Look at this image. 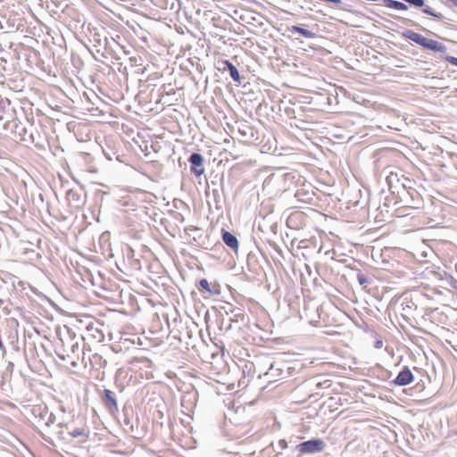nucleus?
Listing matches in <instances>:
<instances>
[{"mask_svg": "<svg viewBox=\"0 0 457 457\" xmlns=\"http://www.w3.org/2000/svg\"><path fill=\"white\" fill-rule=\"evenodd\" d=\"M150 295L145 291V313L147 314L150 323L148 325L147 337H164V330L162 320L159 316V311L162 309L160 303H155L154 300L149 298Z\"/></svg>", "mask_w": 457, "mask_h": 457, "instance_id": "obj_1", "label": "nucleus"}, {"mask_svg": "<svg viewBox=\"0 0 457 457\" xmlns=\"http://www.w3.org/2000/svg\"><path fill=\"white\" fill-rule=\"evenodd\" d=\"M164 352L163 339L160 337H145V370L160 365Z\"/></svg>", "mask_w": 457, "mask_h": 457, "instance_id": "obj_2", "label": "nucleus"}, {"mask_svg": "<svg viewBox=\"0 0 457 457\" xmlns=\"http://www.w3.org/2000/svg\"><path fill=\"white\" fill-rule=\"evenodd\" d=\"M403 37L417 45L422 46L424 49L431 50L433 52L445 54L447 51L446 46L436 40L428 38L421 34L413 30L408 29L403 33Z\"/></svg>", "mask_w": 457, "mask_h": 457, "instance_id": "obj_3", "label": "nucleus"}, {"mask_svg": "<svg viewBox=\"0 0 457 457\" xmlns=\"http://www.w3.org/2000/svg\"><path fill=\"white\" fill-rule=\"evenodd\" d=\"M295 448L301 454H313L323 452L326 443L320 438H312L300 443Z\"/></svg>", "mask_w": 457, "mask_h": 457, "instance_id": "obj_4", "label": "nucleus"}, {"mask_svg": "<svg viewBox=\"0 0 457 457\" xmlns=\"http://www.w3.org/2000/svg\"><path fill=\"white\" fill-rule=\"evenodd\" d=\"M188 162L190 163V170L195 176L200 177L204 173V157L201 154H191Z\"/></svg>", "mask_w": 457, "mask_h": 457, "instance_id": "obj_5", "label": "nucleus"}, {"mask_svg": "<svg viewBox=\"0 0 457 457\" xmlns=\"http://www.w3.org/2000/svg\"><path fill=\"white\" fill-rule=\"evenodd\" d=\"M414 380V376L408 366H404L392 381L394 385L404 386L410 385Z\"/></svg>", "mask_w": 457, "mask_h": 457, "instance_id": "obj_6", "label": "nucleus"}, {"mask_svg": "<svg viewBox=\"0 0 457 457\" xmlns=\"http://www.w3.org/2000/svg\"><path fill=\"white\" fill-rule=\"evenodd\" d=\"M145 18H147V21H145V30H146L149 35L154 36L156 38L158 37V31L164 29L165 24L156 19L149 18L148 14L145 12Z\"/></svg>", "mask_w": 457, "mask_h": 457, "instance_id": "obj_7", "label": "nucleus"}, {"mask_svg": "<svg viewBox=\"0 0 457 457\" xmlns=\"http://www.w3.org/2000/svg\"><path fill=\"white\" fill-rule=\"evenodd\" d=\"M103 402L111 414H114L116 411H118V404L114 392L109 389H104Z\"/></svg>", "mask_w": 457, "mask_h": 457, "instance_id": "obj_8", "label": "nucleus"}, {"mask_svg": "<svg viewBox=\"0 0 457 457\" xmlns=\"http://www.w3.org/2000/svg\"><path fill=\"white\" fill-rule=\"evenodd\" d=\"M403 197L405 202L411 204L413 208H419L422 203L420 195L413 188L407 190L406 193L404 192Z\"/></svg>", "mask_w": 457, "mask_h": 457, "instance_id": "obj_9", "label": "nucleus"}, {"mask_svg": "<svg viewBox=\"0 0 457 457\" xmlns=\"http://www.w3.org/2000/svg\"><path fill=\"white\" fill-rule=\"evenodd\" d=\"M222 240L226 245L237 251L238 249V240L235 235L227 230H222Z\"/></svg>", "mask_w": 457, "mask_h": 457, "instance_id": "obj_10", "label": "nucleus"}, {"mask_svg": "<svg viewBox=\"0 0 457 457\" xmlns=\"http://www.w3.org/2000/svg\"><path fill=\"white\" fill-rule=\"evenodd\" d=\"M197 288L200 291L207 292L210 295H219L220 294V290L218 289L217 286L210 284L208 282V280L205 278H202L201 280H199Z\"/></svg>", "mask_w": 457, "mask_h": 457, "instance_id": "obj_11", "label": "nucleus"}, {"mask_svg": "<svg viewBox=\"0 0 457 457\" xmlns=\"http://www.w3.org/2000/svg\"><path fill=\"white\" fill-rule=\"evenodd\" d=\"M223 63L225 65L224 69H227L228 71L229 75L232 78V79L236 82L240 83L241 77H240L239 71L237 69V67L229 61H224Z\"/></svg>", "mask_w": 457, "mask_h": 457, "instance_id": "obj_12", "label": "nucleus"}, {"mask_svg": "<svg viewBox=\"0 0 457 457\" xmlns=\"http://www.w3.org/2000/svg\"><path fill=\"white\" fill-rule=\"evenodd\" d=\"M381 1L383 2L384 5L388 8L398 10V11L408 10V6L403 2L396 1V0H381Z\"/></svg>", "mask_w": 457, "mask_h": 457, "instance_id": "obj_13", "label": "nucleus"}, {"mask_svg": "<svg viewBox=\"0 0 457 457\" xmlns=\"http://www.w3.org/2000/svg\"><path fill=\"white\" fill-rule=\"evenodd\" d=\"M288 30L292 33H298L306 38H314L316 37L314 32L296 25L292 26Z\"/></svg>", "mask_w": 457, "mask_h": 457, "instance_id": "obj_14", "label": "nucleus"}, {"mask_svg": "<svg viewBox=\"0 0 457 457\" xmlns=\"http://www.w3.org/2000/svg\"><path fill=\"white\" fill-rule=\"evenodd\" d=\"M72 437H81L82 442H86L89 436V429L87 428H78L69 433Z\"/></svg>", "mask_w": 457, "mask_h": 457, "instance_id": "obj_15", "label": "nucleus"}, {"mask_svg": "<svg viewBox=\"0 0 457 457\" xmlns=\"http://www.w3.org/2000/svg\"><path fill=\"white\" fill-rule=\"evenodd\" d=\"M282 374V369L278 367L276 363H271L269 370L264 373L265 377H268L270 379L277 380V378L280 377Z\"/></svg>", "mask_w": 457, "mask_h": 457, "instance_id": "obj_16", "label": "nucleus"}, {"mask_svg": "<svg viewBox=\"0 0 457 457\" xmlns=\"http://www.w3.org/2000/svg\"><path fill=\"white\" fill-rule=\"evenodd\" d=\"M151 169H154L156 174H159L162 170V165L154 160H150L146 162V164H145V175H146V172H149Z\"/></svg>", "mask_w": 457, "mask_h": 457, "instance_id": "obj_17", "label": "nucleus"}, {"mask_svg": "<svg viewBox=\"0 0 457 457\" xmlns=\"http://www.w3.org/2000/svg\"><path fill=\"white\" fill-rule=\"evenodd\" d=\"M357 280L363 288H366L371 283V278L360 270L357 273Z\"/></svg>", "mask_w": 457, "mask_h": 457, "instance_id": "obj_18", "label": "nucleus"}, {"mask_svg": "<svg viewBox=\"0 0 457 457\" xmlns=\"http://www.w3.org/2000/svg\"><path fill=\"white\" fill-rule=\"evenodd\" d=\"M150 2L156 7L161 9H167L168 1L167 0H150Z\"/></svg>", "mask_w": 457, "mask_h": 457, "instance_id": "obj_19", "label": "nucleus"}, {"mask_svg": "<svg viewBox=\"0 0 457 457\" xmlns=\"http://www.w3.org/2000/svg\"><path fill=\"white\" fill-rule=\"evenodd\" d=\"M401 184H402V186H403V187L405 192L407 190H411L412 188L411 187L412 181L410 179L405 178L404 176H403Z\"/></svg>", "mask_w": 457, "mask_h": 457, "instance_id": "obj_20", "label": "nucleus"}, {"mask_svg": "<svg viewBox=\"0 0 457 457\" xmlns=\"http://www.w3.org/2000/svg\"><path fill=\"white\" fill-rule=\"evenodd\" d=\"M160 77L158 73H154V75H149L146 79H145V83H147V87L150 86H156V84L154 83V80L159 79Z\"/></svg>", "mask_w": 457, "mask_h": 457, "instance_id": "obj_21", "label": "nucleus"}, {"mask_svg": "<svg viewBox=\"0 0 457 457\" xmlns=\"http://www.w3.org/2000/svg\"><path fill=\"white\" fill-rule=\"evenodd\" d=\"M46 416H47L46 426L49 427L51 424H54L55 422V416L53 413H48V411H46Z\"/></svg>", "mask_w": 457, "mask_h": 457, "instance_id": "obj_22", "label": "nucleus"}, {"mask_svg": "<svg viewBox=\"0 0 457 457\" xmlns=\"http://www.w3.org/2000/svg\"><path fill=\"white\" fill-rule=\"evenodd\" d=\"M153 198H156V196L154 194L145 190V203L153 202Z\"/></svg>", "mask_w": 457, "mask_h": 457, "instance_id": "obj_23", "label": "nucleus"}, {"mask_svg": "<svg viewBox=\"0 0 457 457\" xmlns=\"http://www.w3.org/2000/svg\"><path fill=\"white\" fill-rule=\"evenodd\" d=\"M445 59L451 64L457 66V57L447 55Z\"/></svg>", "mask_w": 457, "mask_h": 457, "instance_id": "obj_24", "label": "nucleus"}, {"mask_svg": "<svg viewBox=\"0 0 457 457\" xmlns=\"http://www.w3.org/2000/svg\"><path fill=\"white\" fill-rule=\"evenodd\" d=\"M155 378H156V375L154 373V371L145 370V378H146V379H154Z\"/></svg>", "mask_w": 457, "mask_h": 457, "instance_id": "obj_25", "label": "nucleus"}, {"mask_svg": "<svg viewBox=\"0 0 457 457\" xmlns=\"http://www.w3.org/2000/svg\"><path fill=\"white\" fill-rule=\"evenodd\" d=\"M278 446L280 447L281 450H285L287 447V441L284 440V439L279 440L278 441Z\"/></svg>", "mask_w": 457, "mask_h": 457, "instance_id": "obj_26", "label": "nucleus"}, {"mask_svg": "<svg viewBox=\"0 0 457 457\" xmlns=\"http://www.w3.org/2000/svg\"><path fill=\"white\" fill-rule=\"evenodd\" d=\"M148 155H149V154H148V146H147V145H145V154H144V156L147 157Z\"/></svg>", "mask_w": 457, "mask_h": 457, "instance_id": "obj_27", "label": "nucleus"}, {"mask_svg": "<svg viewBox=\"0 0 457 457\" xmlns=\"http://www.w3.org/2000/svg\"><path fill=\"white\" fill-rule=\"evenodd\" d=\"M393 179H394V174H393V173H391V175L387 177L388 184H391V182H392Z\"/></svg>", "mask_w": 457, "mask_h": 457, "instance_id": "obj_28", "label": "nucleus"}, {"mask_svg": "<svg viewBox=\"0 0 457 457\" xmlns=\"http://www.w3.org/2000/svg\"><path fill=\"white\" fill-rule=\"evenodd\" d=\"M454 7L457 8V0H448Z\"/></svg>", "mask_w": 457, "mask_h": 457, "instance_id": "obj_29", "label": "nucleus"}, {"mask_svg": "<svg viewBox=\"0 0 457 457\" xmlns=\"http://www.w3.org/2000/svg\"><path fill=\"white\" fill-rule=\"evenodd\" d=\"M156 414L158 415V417L162 418V412L160 411V410H157L156 411Z\"/></svg>", "mask_w": 457, "mask_h": 457, "instance_id": "obj_30", "label": "nucleus"}, {"mask_svg": "<svg viewBox=\"0 0 457 457\" xmlns=\"http://www.w3.org/2000/svg\"><path fill=\"white\" fill-rule=\"evenodd\" d=\"M136 362H137V361H133L131 362V365H132L131 370H133V369H134V366H136Z\"/></svg>", "mask_w": 457, "mask_h": 457, "instance_id": "obj_31", "label": "nucleus"}, {"mask_svg": "<svg viewBox=\"0 0 457 457\" xmlns=\"http://www.w3.org/2000/svg\"><path fill=\"white\" fill-rule=\"evenodd\" d=\"M381 345H382V342L381 341H378L376 346L377 347H380Z\"/></svg>", "mask_w": 457, "mask_h": 457, "instance_id": "obj_32", "label": "nucleus"}, {"mask_svg": "<svg viewBox=\"0 0 457 457\" xmlns=\"http://www.w3.org/2000/svg\"><path fill=\"white\" fill-rule=\"evenodd\" d=\"M144 286H145V287H151L145 280Z\"/></svg>", "mask_w": 457, "mask_h": 457, "instance_id": "obj_33", "label": "nucleus"}, {"mask_svg": "<svg viewBox=\"0 0 457 457\" xmlns=\"http://www.w3.org/2000/svg\"><path fill=\"white\" fill-rule=\"evenodd\" d=\"M422 30L426 31V32H429L428 29H424V28L422 29Z\"/></svg>", "mask_w": 457, "mask_h": 457, "instance_id": "obj_34", "label": "nucleus"}, {"mask_svg": "<svg viewBox=\"0 0 457 457\" xmlns=\"http://www.w3.org/2000/svg\"><path fill=\"white\" fill-rule=\"evenodd\" d=\"M76 365H77V364H76V362H75V361H73V362H72V366H74V367H75Z\"/></svg>", "mask_w": 457, "mask_h": 457, "instance_id": "obj_35", "label": "nucleus"}, {"mask_svg": "<svg viewBox=\"0 0 457 457\" xmlns=\"http://www.w3.org/2000/svg\"><path fill=\"white\" fill-rule=\"evenodd\" d=\"M178 2H179V0H177Z\"/></svg>", "mask_w": 457, "mask_h": 457, "instance_id": "obj_36", "label": "nucleus"}]
</instances>
